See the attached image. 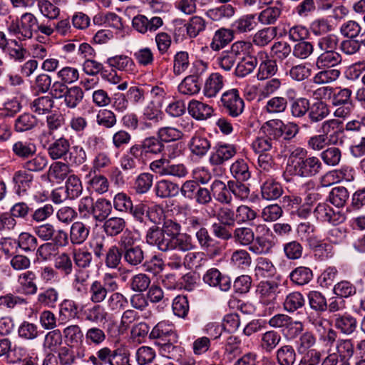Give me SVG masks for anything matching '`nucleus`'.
Here are the masks:
<instances>
[{
	"label": "nucleus",
	"mask_w": 365,
	"mask_h": 365,
	"mask_svg": "<svg viewBox=\"0 0 365 365\" xmlns=\"http://www.w3.org/2000/svg\"><path fill=\"white\" fill-rule=\"evenodd\" d=\"M189 38H195L206 28V21L201 16H194L185 25Z\"/></svg>",
	"instance_id": "nucleus-64"
},
{
	"label": "nucleus",
	"mask_w": 365,
	"mask_h": 365,
	"mask_svg": "<svg viewBox=\"0 0 365 365\" xmlns=\"http://www.w3.org/2000/svg\"><path fill=\"white\" fill-rule=\"evenodd\" d=\"M334 323L337 330L347 336L355 332L358 324L356 319L347 312L335 314Z\"/></svg>",
	"instance_id": "nucleus-16"
},
{
	"label": "nucleus",
	"mask_w": 365,
	"mask_h": 365,
	"mask_svg": "<svg viewBox=\"0 0 365 365\" xmlns=\"http://www.w3.org/2000/svg\"><path fill=\"white\" fill-rule=\"evenodd\" d=\"M296 359L295 349L291 345H283L276 351V360L278 365H294Z\"/></svg>",
	"instance_id": "nucleus-46"
},
{
	"label": "nucleus",
	"mask_w": 365,
	"mask_h": 365,
	"mask_svg": "<svg viewBox=\"0 0 365 365\" xmlns=\"http://www.w3.org/2000/svg\"><path fill=\"white\" fill-rule=\"evenodd\" d=\"M84 93L79 86L70 87L63 97L65 106L70 109L76 108L82 101Z\"/></svg>",
	"instance_id": "nucleus-50"
},
{
	"label": "nucleus",
	"mask_w": 365,
	"mask_h": 365,
	"mask_svg": "<svg viewBox=\"0 0 365 365\" xmlns=\"http://www.w3.org/2000/svg\"><path fill=\"white\" fill-rule=\"evenodd\" d=\"M70 143L66 138L61 137L51 143L48 149V154L52 160L64 158L69 152Z\"/></svg>",
	"instance_id": "nucleus-32"
},
{
	"label": "nucleus",
	"mask_w": 365,
	"mask_h": 365,
	"mask_svg": "<svg viewBox=\"0 0 365 365\" xmlns=\"http://www.w3.org/2000/svg\"><path fill=\"white\" fill-rule=\"evenodd\" d=\"M34 233L42 240H52L55 245L65 246L68 244V234L63 230H56L51 223H44L34 227Z\"/></svg>",
	"instance_id": "nucleus-6"
},
{
	"label": "nucleus",
	"mask_w": 365,
	"mask_h": 365,
	"mask_svg": "<svg viewBox=\"0 0 365 365\" xmlns=\"http://www.w3.org/2000/svg\"><path fill=\"white\" fill-rule=\"evenodd\" d=\"M153 182V175L148 173H143L135 178L133 189L138 195L145 194L150 190Z\"/></svg>",
	"instance_id": "nucleus-59"
},
{
	"label": "nucleus",
	"mask_w": 365,
	"mask_h": 365,
	"mask_svg": "<svg viewBox=\"0 0 365 365\" xmlns=\"http://www.w3.org/2000/svg\"><path fill=\"white\" fill-rule=\"evenodd\" d=\"M277 33V27H265L254 35L253 42L258 46H265L276 37Z\"/></svg>",
	"instance_id": "nucleus-55"
},
{
	"label": "nucleus",
	"mask_w": 365,
	"mask_h": 365,
	"mask_svg": "<svg viewBox=\"0 0 365 365\" xmlns=\"http://www.w3.org/2000/svg\"><path fill=\"white\" fill-rule=\"evenodd\" d=\"M257 25L255 15L247 14L237 19L232 24V29L235 34H246L253 31Z\"/></svg>",
	"instance_id": "nucleus-25"
},
{
	"label": "nucleus",
	"mask_w": 365,
	"mask_h": 365,
	"mask_svg": "<svg viewBox=\"0 0 365 365\" xmlns=\"http://www.w3.org/2000/svg\"><path fill=\"white\" fill-rule=\"evenodd\" d=\"M165 144L156 136L145 138L139 144L132 145L129 153L140 160H143L150 155H161L165 151Z\"/></svg>",
	"instance_id": "nucleus-3"
},
{
	"label": "nucleus",
	"mask_w": 365,
	"mask_h": 365,
	"mask_svg": "<svg viewBox=\"0 0 365 365\" xmlns=\"http://www.w3.org/2000/svg\"><path fill=\"white\" fill-rule=\"evenodd\" d=\"M342 153L335 146L328 147L320 153V158L324 164L329 166L338 165L341 160Z\"/></svg>",
	"instance_id": "nucleus-60"
},
{
	"label": "nucleus",
	"mask_w": 365,
	"mask_h": 365,
	"mask_svg": "<svg viewBox=\"0 0 365 365\" xmlns=\"http://www.w3.org/2000/svg\"><path fill=\"white\" fill-rule=\"evenodd\" d=\"M118 284L111 274H106L103 281L94 280L89 287V299L93 304H101L107 298L108 292L118 289Z\"/></svg>",
	"instance_id": "nucleus-4"
},
{
	"label": "nucleus",
	"mask_w": 365,
	"mask_h": 365,
	"mask_svg": "<svg viewBox=\"0 0 365 365\" xmlns=\"http://www.w3.org/2000/svg\"><path fill=\"white\" fill-rule=\"evenodd\" d=\"M211 193L217 202L223 204H230L232 200L230 187L222 181L215 180L210 186Z\"/></svg>",
	"instance_id": "nucleus-27"
},
{
	"label": "nucleus",
	"mask_w": 365,
	"mask_h": 365,
	"mask_svg": "<svg viewBox=\"0 0 365 365\" xmlns=\"http://www.w3.org/2000/svg\"><path fill=\"white\" fill-rule=\"evenodd\" d=\"M145 240L148 245L157 247L162 252L170 250L173 246L172 239H169L160 227L156 225H153L148 230Z\"/></svg>",
	"instance_id": "nucleus-10"
},
{
	"label": "nucleus",
	"mask_w": 365,
	"mask_h": 365,
	"mask_svg": "<svg viewBox=\"0 0 365 365\" xmlns=\"http://www.w3.org/2000/svg\"><path fill=\"white\" fill-rule=\"evenodd\" d=\"M16 241L19 248L25 252H33L38 246V240L36 236L27 232L20 233Z\"/></svg>",
	"instance_id": "nucleus-61"
},
{
	"label": "nucleus",
	"mask_w": 365,
	"mask_h": 365,
	"mask_svg": "<svg viewBox=\"0 0 365 365\" xmlns=\"http://www.w3.org/2000/svg\"><path fill=\"white\" fill-rule=\"evenodd\" d=\"M261 182H262L261 193L263 199L267 200H275L282 195L283 190L281 185L272 176L263 177V180Z\"/></svg>",
	"instance_id": "nucleus-18"
},
{
	"label": "nucleus",
	"mask_w": 365,
	"mask_h": 365,
	"mask_svg": "<svg viewBox=\"0 0 365 365\" xmlns=\"http://www.w3.org/2000/svg\"><path fill=\"white\" fill-rule=\"evenodd\" d=\"M34 176L25 169L16 171L12 178L16 193L19 195L24 194L31 187Z\"/></svg>",
	"instance_id": "nucleus-24"
},
{
	"label": "nucleus",
	"mask_w": 365,
	"mask_h": 365,
	"mask_svg": "<svg viewBox=\"0 0 365 365\" xmlns=\"http://www.w3.org/2000/svg\"><path fill=\"white\" fill-rule=\"evenodd\" d=\"M223 85L222 76L218 73H212L205 81L203 93L207 98H213L221 91Z\"/></svg>",
	"instance_id": "nucleus-35"
},
{
	"label": "nucleus",
	"mask_w": 365,
	"mask_h": 365,
	"mask_svg": "<svg viewBox=\"0 0 365 365\" xmlns=\"http://www.w3.org/2000/svg\"><path fill=\"white\" fill-rule=\"evenodd\" d=\"M36 145L26 140H19L14 143L11 150L15 156L20 159H29L36 152Z\"/></svg>",
	"instance_id": "nucleus-29"
},
{
	"label": "nucleus",
	"mask_w": 365,
	"mask_h": 365,
	"mask_svg": "<svg viewBox=\"0 0 365 365\" xmlns=\"http://www.w3.org/2000/svg\"><path fill=\"white\" fill-rule=\"evenodd\" d=\"M342 57L336 51H327L321 53L317 58L316 66L319 69L331 68L341 63Z\"/></svg>",
	"instance_id": "nucleus-42"
},
{
	"label": "nucleus",
	"mask_w": 365,
	"mask_h": 365,
	"mask_svg": "<svg viewBox=\"0 0 365 365\" xmlns=\"http://www.w3.org/2000/svg\"><path fill=\"white\" fill-rule=\"evenodd\" d=\"M40 334L38 325L28 321H24L18 329L19 336L27 341L35 340Z\"/></svg>",
	"instance_id": "nucleus-54"
},
{
	"label": "nucleus",
	"mask_w": 365,
	"mask_h": 365,
	"mask_svg": "<svg viewBox=\"0 0 365 365\" xmlns=\"http://www.w3.org/2000/svg\"><path fill=\"white\" fill-rule=\"evenodd\" d=\"M113 206L108 200L98 198L91 210V215L96 222H103L111 214Z\"/></svg>",
	"instance_id": "nucleus-23"
},
{
	"label": "nucleus",
	"mask_w": 365,
	"mask_h": 365,
	"mask_svg": "<svg viewBox=\"0 0 365 365\" xmlns=\"http://www.w3.org/2000/svg\"><path fill=\"white\" fill-rule=\"evenodd\" d=\"M126 222L124 218L120 217H111L107 218L103 225V230L108 237H115L124 232Z\"/></svg>",
	"instance_id": "nucleus-30"
},
{
	"label": "nucleus",
	"mask_w": 365,
	"mask_h": 365,
	"mask_svg": "<svg viewBox=\"0 0 365 365\" xmlns=\"http://www.w3.org/2000/svg\"><path fill=\"white\" fill-rule=\"evenodd\" d=\"M278 71V66L276 60L269 58L267 55L258 67L256 77L259 81H264L274 76Z\"/></svg>",
	"instance_id": "nucleus-37"
},
{
	"label": "nucleus",
	"mask_w": 365,
	"mask_h": 365,
	"mask_svg": "<svg viewBox=\"0 0 365 365\" xmlns=\"http://www.w3.org/2000/svg\"><path fill=\"white\" fill-rule=\"evenodd\" d=\"M257 64V57L253 56H242L241 61L237 64L235 74L239 78H244L252 73Z\"/></svg>",
	"instance_id": "nucleus-41"
},
{
	"label": "nucleus",
	"mask_w": 365,
	"mask_h": 365,
	"mask_svg": "<svg viewBox=\"0 0 365 365\" xmlns=\"http://www.w3.org/2000/svg\"><path fill=\"white\" fill-rule=\"evenodd\" d=\"M78 304L73 299H65L58 306V321L65 324L71 319L79 318Z\"/></svg>",
	"instance_id": "nucleus-17"
},
{
	"label": "nucleus",
	"mask_w": 365,
	"mask_h": 365,
	"mask_svg": "<svg viewBox=\"0 0 365 365\" xmlns=\"http://www.w3.org/2000/svg\"><path fill=\"white\" fill-rule=\"evenodd\" d=\"M221 101L228 115L233 118L238 117L244 111V101L236 88H232L223 93Z\"/></svg>",
	"instance_id": "nucleus-7"
},
{
	"label": "nucleus",
	"mask_w": 365,
	"mask_h": 365,
	"mask_svg": "<svg viewBox=\"0 0 365 365\" xmlns=\"http://www.w3.org/2000/svg\"><path fill=\"white\" fill-rule=\"evenodd\" d=\"M150 338L161 339L163 341H165L166 338H168V341H178V336L173 326L166 322H160L157 324L150 333Z\"/></svg>",
	"instance_id": "nucleus-22"
},
{
	"label": "nucleus",
	"mask_w": 365,
	"mask_h": 365,
	"mask_svg": "<svg viewBox=\"0 0 365 365\" xmlns=\"http://www.w3.org/2000/svg\"><path fill=\"white\" fill-rule=\"evenodd\" d=\"M316 227L309 222H301L297 225V233L302 240H307L310 245L317 246L319 250L331 252L332 246L327 243H322L317 245V237H315Z\"/></svg>",
	"instance_id": "nucleus-13"
},
{
	"label": "nucleus",
	"mask_w": 365,
	"mask_h": 365,
	"mask_svg": "<svg viewBox=\"0 0 365 365\" xmlns=\"http://www.w3.org/2000/svg\"><path fill=\"white\" fill-rule=\"evenodd\" d=\"M255 276L258 278H269L274 275L276 268L272 262L266 257H260L256 260Z\"/></svg>",
	"instance_id": "nucleus-43"
},
{
	"label": "nucleus",
	"mask_w": 365,
	"mask_h": 365,
	"mask_svg": "<svg viewBox=\"0 0 365 365\" xmlns=\"http://www.w3.org/2000/svg\"><path fill=\"white\" fill-rule=\"evenodd\" d=\"M330 113L329 106L322 100H317L310 104L308 118L311 123H317L327 118Z\"/></svg>",
	"instance_id": "nucleus-21"
},
{
	"label": "nucleus",
	"mask_w": 365,
	"mask_h": 365,
	"mask_svg": "<svg viewBox=\"0 0 365 365\" xmlns=\"http://www.w3.org/2000/svg\"><path fill=\"white\" fill-rule=\"evenodd\" d=\"M232 238L242 246H250L255 240V233L250 227H237L234 230Z\"/></svg>",
	"instance_id": "nucleus-63"
},
{
	"label": "nucleus",
	"mask_w": 365,
	"mask_h": 365,
	"mask_svg": "<svg viewBox=\"0 0 365 365\" xmlns=\"http://www.w3.org/2000/svg\"><path fill=\"white\" fill-rule=\"evenodd\" d=\"M336 352L333 351L341 360H348L354 353V345L351 339H338L335 347Z\"/></svg>",
	"instance_id": "nucleus-49"
},
{
	"label": "nucleus",
	"mask_w": 365,
	"mask_h": 365,
	"mask_svg": "<svg viewBox=\"0 0 365 365\" xmlns=\"http://www.w3.org/2000/svg\"><path fill=\"white\" fill-rule=\"evenodd\" d=\"M349 197L348 190L343 186L333 187L329 194V202L337 207H342L345 205Z\"/></svg>",
	"instance_id": "nucleus-57"
},
{
	"label": "nucleus",
	"mask_w": 365,
	"mask_h": 365,
	"mask_svg": "<svg viewBox=\"0 0 365 365\" xmlns=\"http://www.w3.org/2000/svg\"><path fill=\"white\" fill-rule=\"evenodd\" d=\"M89 233V226L81 221H76L70 228V241L73 245H81L87 240Z\"/></svg>",
	"instance_id": "nucleus-28"
},
{
	"label": "nucleus",
	"mask_w": 365,
	"mask_h": 365,
	"mask_svg": "<svg viewBox=\"0 0 365 365\" xmlns=\"http://www.w3.org/2000/svg\"><path fill=\"white\" fill-rule=\"evenodd\" d=\"M283 121L279 119H272L267 121L262 129L264 135L269 138L272 141L279 140L282 138Z\"/></svg>",
	"instance_id": "nucleus-48"
},
{
	"label": "nucleus",
	"mask_w": 365,
	"mask_h": 365,
	"mask_svg": "<svg viewBox=\"0 0 365 365\" xmlns=\"http://www.w3.org/2000/svg\"><path fill=\"white\" fill-rule=\"evenodd\" d=\"M191 153L200 158L205 156L211 147L210 141L205 136L195 134L189 142Z\"/></svg>",
	"instance_id": "nucleus-31"
},
{
	"label": "nucleus",
	"mask_w": 365,
	"mask_h": 365,
	"mask_svg": "<svg viewBox=\"0 0 365 365\" xmlns=\"http://www.w3.org/2000/svg\"><path fill=\"white\" fill-rule=\"evenodd\" d=\"M314 217L319 222H327L334 225L343 222L346 217L339 211H335L325 202L319 203L313 211Z\"/></svg>",
	"instance_id": "nucleus-8"
},
{
	"label": "nucleus",
	"mask_w": 365,
	"mask_h": 365,
	"mask_svg": "<svg viewBox=\"0 0 365 365\" xmlns=\"http://www.w3.org/2000/svg\"><path fill=\"white\" fill-rule=\"evenodd\" d=\"M36 276L32 271H26L21 273L17 278V282L22 292L25 294H34L37 292V285L35 283Z\"/></svg>",
	"instance_id": "nucleus-36"
},
{
	"label": "nucleus",
	"mask_w": 365,
	"mask_h": 365,
	"mask_svg": "<svg viewBox=\"0 0 365 365\" xmlns=\"http://www.w3.org/2000/svg\"><path fill=\"white\" fill-rule=\"evenodd\" d=\"M203 281L210 287H219L226 292L231 287V279L227 275H222L216 268L208 269L203 276Z\"/></svg>",
	"instance_id": "nucleus-14"
},
{
	"label": "nucleus",
	"mask_w": 365,
	"mask_h": 365,
	"mask_svg": "<svg viewBox=\"0 0 365 365\" xmlns=\"http://www.w3.org/2000/svg\"><path fill=\"white\" fill-rule=\"evenodd\" d=\"M189 114L197 120H204L210 118L214 112L212 106L197 100H191L187 106Z\"/></svg>",
	"instance_id": "nucleus-19"
},
{
	"label": "nucleus",
	"mask_w": 365,
	"mask_h": 365,
	"mask_svg": "<svg viewBox=\"0 0 365 365\" xmlns=\"http://www.w3.org/2000/svg\"><path fill=\"white\" fill-rule=\"evenodd\" d=\"M10 34L16 36L20 41L30 39L34 33L43 35L50 33L51 29L46 26V20L38 21L35 15L30 12L23 14L19 20L12 21L7 26Z\"/></svg>",
	"instance_id": "nucleus-1"
},
{
	"label": "nucleus",
	"mask_w": 365,
	"mask_h": 365,
	"mask_svg": "<svg viewBox=\"0 0 365 365\" xmlns=\"http://www.w3.org/2000/svg\"><path fill=\"white\" fill-rule=\"evenodd\" d=\"M69 173L70 168L68 164L58 161L51 165L48 172V176L51 180L61 182L66 179Z\"/></svg>",
	"instance_id": "nucleus-52"
},
{
	"label": "nucleus",
	"mask_w": 365,
	"mask_h": 365,
	"mask_svg": "<svg viewBox=\"0 0 365 365\" xmlns=\"http://www.w3.org/2000/svg\"><path fill=\"white\" fill-rule=\"evenodd\" d=\"M159 207L157 206L150 208L145 204L140 202L135 205H133L128 213L133 216L135 220L140 223L145 222V217H148L151 222H155V220L152 218L151 214L153 211H157Z\"/></svg>",
	"instance_id": "nucleus-44"
},
{
	"label": "nucleus",
	"mask_w": 365,
	"mask_h": 365,
	"mask_svg": "<svg viewBox=\"0 0 365 365\" xmlns=\"http://www.w3.org/2000/svg\"><path fill=\"white\" fill-rule=\"evenodd\" d=\"M151 283L150 277L145 273L134 274L130 279V289L138 293L148 290Z\"/></svg>",
	"instance_id": "nucleus-58"
},
{
	"label": "nucleus",
	"mask_w": 365,
	"mask_h": 365,
	"mask_svg": "<svg viewBox=\"0 0 365 365\" xmlns=\"http://www.w3.org/2000/svg\"><path fill=\"white\" fill-rule=\"evenodd\" d=\"M279 284L274 281H262L257 285L256 292L259 302L264 305L274 304L279 293Z\"/></svg>",
	"instance_id": "nucleus-11"
},
{
	"label": "nucleus",
	"mask_w": 365,
	"mask_h": 365,
	"mask_svg": "<svg viewBox=\"0 0 365 365\" xmlns=\"http://www.w3.org/2000/svg\"><path fill=\"white\" fill-rule=\"evenodd\" d=\"M305 299L299 292H292L286 296L284 309L288 312H294L304 306Z\"/></svg>",
	"instance_id": "nucleus-56"
},
{
	"label": "nucleus",
	"mask_w": 365,
	"mask_h": 365,
	"mask_svg": "<svg viewBox=\"0 0 365 365\" xmlns=\"http://www.w3.org/2000/svg\"><path fill=\"white\" fill-rule=\"evenodd\" d=\"M313 278L312 271L306 267H298L289 274L291 282L297 285L303 286L308 284Z\"/></svg>",
	"instance_id": "nucleus-51"
},
{
	"label": "nucleus",
	"mask_w": 365,
	"mask_h": 365,
	"mask_svg": "<svg viewBox=\"0 0 365 365\" xmlns=\"http://www.w3.org/2000/svg\"><path fill=\"white\" fill-rule=\"evenodd\" d=\"M154 191L157 197L168 198L176 196L179 192L178 184L168 180H161L156 182Z\"/></svg>",
	"instance_id": "nucleus-38"
},
{
	"label": "nucleus",
	"mask_w": 365,
	"mask_h": 365,
	"mask_svg": "<svg viewBox=\"0 0 365 365\" xmlns=\"http://www.w3.org/2000/svg\"><path fill=\"white\" fill-rule=\"evenodd\" d=\"M137 241L135 234L128 229L125 230L118 241L123 250L124 262L132 267L140 266L145 259V252L141 246L135 245Z\"/></svg>",
	"instance_id": "nucleus-2"
},
{
	"label": "nucleus",
	"mask_w": 365,
	"mask_h": 365,
	"mask_svg": "<svg viewBox=\"0 0 365 365\" xmlns=\"http://www.w3.org/2000/svg\"><path fill=\"white\" fill-rule=\"evenodd\" d=\"M355 178V172L352 167L342 166L340 169L334 170L327 173L322 178V180L331 185L335 181L345 180L346 182H351Z\"/></svg>",
	"instance_id": "nucleus-20"
},
{
	"label": "nucleus",
	"mask_w": 365,
	"mask_h": 365,
	"mask_svg": "<svg viewBox=\"0 0 365 365\" xmlns=\"http://www.w3.org/2000/svg\"><path fill=\"white\" fill-rule=\"evenodd\" d=\"M234 34L232 29L221 28L217 29L213 35L210 48L215 51L223 48L232 41Z\"/></svg>",
	"instance_id": "nucleus-26"
},
{
	"label": "nucleus",
	"mask_w": 365,
	"mask_h": 365,
	"mask_svg": "<svg viewBox=\"0 0 365 365\" xmlns=\"http://www.w3.org/2000/svg\"><path fill=\"white\" fill-rule=\"evenodd\" d=\"M174 343L172 341L158 342L159 351L163 356L179 361L184 354V349L180 346L175 345Z\"/></svg>",
	"instance_id": "nucleus-40"
},
{
	"label": "nucleus",
	"mask_w": 365,
	"mask_h": 365,
	"mask_svg": "<svg viewBox=\"0 0 365 365\" xmlns=\"http://www.w3.org/2000/svg\"><path fill=\"white\" fill-rule=\"evenodd\" d=\"M164 24L163 19L160 16L148 18L145 15H137L132 20L133 28L141 34L155 32Z\"/></svg>",
	"instance_id": "nucleus-9"
},
{
	"label": "nucleus",
	"mask_w": 365,
	"mask_h": 365,
	"mask_svg": "<svg viewBox=\"0 0 365 365\" xmlns=\"http://www.w3.org/2000/svg\"><path fill=\"white\" fill-rule=\"evenodd\" d=\"M292 48L286 41H277L271 47V56L276 62H282L292 54Z\"/></svg>",
	"instance_id": "nucleus-47"
},
{
	"label": "nucleus",
	"mask_w": 365,
	"mask_h": 365,
	"mask_svg": "<svg viewBox=\"0 0 365 365\" xmlns=\"http://www.w3.org/2000/svg\"><path fill=\"white\" fill-rule=\"evenodd\" d=\"M41 14L51 21L57 19L60 15V9L48 0H34Z\"/></svg>",
	"instance_id": "nucleus-53"
},
{
	"label": "nucleus",
	"mask_w": 365,
	"mask_h": 365,
	"mask_svg": "<svg viewBox=\"0 0 365 365\" xmlns=\"http://www.w3.org/2000/svg\"><path fill=\"white\" fill-rule=\"evenodd\" d=\"M237 153L236 146L233 144L217 143L213 148L209 162L212 165H222Z\"/></svg>",
	"instance_id": "nucleus-12"
},
{
	"label": "nucleus",
	"mask_w": 365,
	"mask_h": 365,
	"mask_svg": "<svg viewBox=\"0 0 365 365\" xmlns=\"http://www.w3.org/2000/svg\"><path fill=\"white\" fill-rule=\"evenodd\" d=\"M63 335L66 343L71 346L81 344L83 341V333L81 327L78 324H71L65 327Z\"/></svg>",
	"instance_id": "nucleus-45"
},
{
	"label": "nucleus",
	"mask_w": 365,
	"mask_h": 365,
	"mask_svg": "<svg viewBox=\"0 0 365 365\" xmlns=\"http://www.w3.org/2000/svg\"><path fill=\"white\" fill-rule=\"evenodd\" d=\"M341 124L336 118L324 120L321 124V133L329 140V143L332 145L338 143L339 135L343 131Z\"/></svg>",
	"instance_id": "nucleus-15"
},
{
	"label": "nucleus",
	"mask_w": 365,
	"mask_h": 365,
	"mask_svg": "<svg viewBox=\"0 0 365 365\" xmlns=\"http://www.w3.org/2000/svg\"><path fill=\"white\" fill-rule=\"evenodd\" d=\"M178 91L183 95H195L200 91V84L196 77L190 75L179 84Z\"/></svg>",
	"instance_id": "nucleus-62"
},
{
	"label": "nucleus",
	"mask_w": 365,
	"mask_h": 365,
	"mask_svg": "<svg viewBox=\"0 0 365 365\" xmlns=\"http://www.w3.org/2000/svg\"><path fill=\"white\" fill-rule=\"evenodd\" d=\"M236 9L231 4H225L209 9L206 14L214 21H222L234 16Z\"/></svg>",
	"instance_id": "nucleus-39"
},
{
	"label": "nucleus",
	"mask_w": 365,
	"mask_h": 365,
	"mask_svg": "<svg viewBox=\"0 0 365 365\" xmlns=\"http://www.w3.org/2000/svg\"><path fill=\"white\" fill-rule=\"evenodd\" d=\"M322 168L320 160L315 156L307 157L304 160H298L292 167H287L286 171L291 175L303 178L313 177L317 175Z\"/></svg>",
	"instance_id": "nucleus-5"
},
{
	"label": "nucleus",
	"mask_w": 365,
	"mask_h": 365,
	"mask_svg": "<svg viewBox=\"0 0 365 365\" xmlns=\"http://www.w3.org/2000/svg\"><path fill=\"white\" fill-rule=\"evenodd\" d=\"M282 341L279 333L274 330L267 331L261 335L259 346L267 354L272 352Z\"/></svg>",
	"instance_id": "nucleus-34"
},
{
	"label": "nucleus",
	"mask_w": 365,
	"mask_h": 365,
	"mask_svg": "<svg viewBox=\"0 0 365 365\" xmlns=\"http://www.w3.org/2000/svg\"><path fill=\"white\" fill-rule=\"evenodd\" d=\"M282 13V8L281 5L270 6L259 13L257 20L262 25H274L281 16Z\"/></svg>",
	"instance_id": "nucleus-33"
}]
</instances>
